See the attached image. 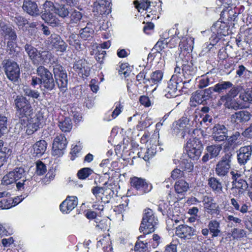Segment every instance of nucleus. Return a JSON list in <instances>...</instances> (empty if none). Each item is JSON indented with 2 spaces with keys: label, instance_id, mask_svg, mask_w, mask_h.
<instances>
[{
  "label": "nucleus",
  "instance_id": "obj_8",
  "mask_svg": "<svg viewBox=\"0 0 252 252\" xmlns=\"http://www.w3.org/2000/svg\"><path fill=\"white\" fill-rule=\"evenodd\" d=\"M11 172L14 174V178L15 180L16 188L19 190H22L30 186V181L26 179V171L23 168L17 167Z\"/></svg>",
  "mask_w": 252,
  "mask_h": 252
},
{
  "label": "nucleus",
  "instance_id": "obj_51",
  "mask_svg": "<svg viewBox=\"0 0 252 252\" xmlns=\"http://www.w3.org/2000/svg\"><path fill=\"white\" fill-rule=\"evenodd\" d=\"M163 77V73L160 70H156L152 73L151 75V81L156 84L160 82Z\"/></svg>",
  "mask_w": 252,
  "mask_h": 252
},
{
  "label": "nucleus",
  "instance_id": "obj_57",
  "mask_svg": "<svg viewBox=\"0 0 252 252\" xmlns=\"http://www.w3.org/2000/svg\"><path fill=\"white\" fill-rule=\"evenodd\" d=\"M10 151L9 149L4 147L0 151V167H1L6 161V159Z\"/></svg>",
  "mask_w": 252,
  "mask_h": 252
},
{
  "label": "nucleus",
  "instance_id": "obj_2",
  "mask_svg": "<svg viewBox=\"0 0 252 252\" xmlns=\"http://www.w3.org/2000/svg\"><path fill=\"white\" fill-rule=\"evenodd\" d=\"M22 91L25 96L17 95L14 100V106L16 113L19 118H28L33 114V108L26 96L32 99H37L40 96V93L37 90H32L28 86L22 88Z\"/></svg>",
  "mask_w": 252,
  "mask_h": 252
},
{
  "label": "nucleus",
  "instance_id": "obj_7",
  "mask_svg": "<svg viewBox=\"0 0 252 252\" xmlns=\"http://www.w3.org/2000/svg\"><path fill=\"white\" fill-rule=\"evenodd\" d=\"M233 155L231 152L225 153L216 164L215 171L220 177L226 176L231 167Z\"/></svg>",
  "mask_w": 252,
  "mask_h": 252
},
{
  "label": "nucleus",
  "instance_id": "obj_47",
  "mask_svg": "<svg viewBox=\"0 0 252 252\" xmlns=\"http://www.w3.org/2000/svg\"><path fill=\"white\" fill-rule=\"evenodd\" d=\"M230 90L224 95L221 96L224 98H234L240 92V87L239 86H233L230 88Z\"/></svg>",
  "mask_w": 252,
  "mask_h": 252
},
{
  "label": "nucleus",
  "instance_id": "obj_6",
  "mask_svg": "<svg viewBox=\"0 0 252 252\" xmlns=\"http://www.w3.org/2000/svg\"><path fill=\"white\" fill-rule=\"evenodd\" d=\"M53 73L55 82L61 91L65 92L67 89L68 82L65 70L60 64H56L53 66Z\"/></svg>",
  "mask_w": 252,
  "mask_h": 252
},
{
  "label": "nucleus",
  "instance_id": "obj_40",
  "mask_svg": "<svg viewBox=\"0 0 252 252\" xmlns=\"http://www.w3.org/2000/svg\"><path fill=\"white\" fill-rule=\"evenodd\" d=\"M203 149H186L188 157L192 160H198Z\"/></svg>",
  "mask_w": 252,
  "mask_h": 252
},
{
  "label": "nucleus",
  "instance_id": "obj_42",
  "mask_svg": "<svg viewBox=\"0 0 252 252\" xmlns=\"http://www.w3.org/2000/svg\"><path fill=\"white\" fill-rule=\"evenodd\" d=\"M94 173V171L90 168L85 167L80 169L77 172V176L79 179L84 180L88 178Z\"/></svg>",
  "mask_w": 252,
  "mask_h": 252
},
{
  "label": "nucleus",
  "instance_id": "obj_56",
  "mask_svg": "<svg viewBox=\"0 0 252 252\" xmlns=\"http://www.w3.org/2000/svg\"><path fill=\"white\" fill-rule=\"evenodd\" d=\"M156 153V149L155 146H152L150 148H148L145 153V155L143 158L145 160L147 161L150 158H152Z\"/></svg>",
  "mask_w": 252,
  "mask_h": 252
},
{
  "label": "nucleus",
  "instance_id": "obj_25",
  "mask_svg": "<svg viewBox=\"0 0 252 252\" xmlns=\"http://www.w3.org/2000/svg\"><path fill=\"white\" fill-rule=\"evenodd\" d=\"M47 144L45 140H39L33 145L34 152L37 156H41L46 150Z\"/></svg>",
  "mask_w": 252,
  "mask_h": 252
},
{
  "label": "nucleus",
  "instance_id": "obj_13",
  "mask_svg": "<svg viewBox=\"0 0 252 252\" xmlns=\"http://www.w3.org/2000/svg\"><path fill=\"white\" fill-rule=\"evenodd\" d=\"M48 41L52 47L57 51L64 52L65 51L67 47V44L61 38V37L57 34H52L48 38Z\"/></svg>",
  "mask_w": 252,
  "mask_h": 252
},
{
  "label": "nucleus",
  "instance_id": "obj_29",
  "mask_svg": "<svg viewBox=\"0 0 252 252\" xmlns=\"http://www.w3.org/2000/svg\"><path fill=\"white\" fill-rule=\"evenodd\" d=\"M208 227L210 231L212 233V237H217L220 233V223L216 220L210 221L208 224Z\"/></svg>",
  "mask_w": 252,
  "mask_h": 252
},
{
  "label": "nucleus",
  "instance_id": "obj_24",
  "mask_svg": "<svg viewBox=\"0 0 252 252\" xmlns=\"http://www.w3.org/2000/svg\"><path fill=\"white\" fill-rule=\"evenodd\" d=\"M208 185L216 193L220 194L222 192V186L220 180L215 177L208 179Z\"/></svg>",
  "mask_w": 252,
  "mask_h": 252
},
{
  "label": "nucleus",
  "instance_id": "obj_36",
  "mask_svg": "<svg viewBox=\"0 0 252 252\" xmlns=\"http://www.w3.org/2000/svg\"><path fill=\"white\" fill-rule=\"evenodd\" d=\"M58 126L62 131L66 132L72 129V124L69 118L65 117L63 121L59 122Z\"/></svg>",
  "mask_w": 252,
  "mask_h": 252
},
{
  "label": "nucleus",
  "instance_id": "obj_3",
  "mask_svg": "<svg viewBox=\"0 0 252 252\" xmlns=\"http://www.w3.org/2000/svg\"><path fill=\"white\" fill-rule=\"evenodd\" d=\"M24 49L32 63L36 65L45 64L52 56V54L49 51H39L29 44H26Z\"/></svg>",
  "mask_w": 252,
  "mask_h": 252
},
{
  "label": "nucleus",
  "instance_id": "obj_62",
  "mask_svg": "<svg viewBox=\"0 0 252 252\" xmlns=\"http://www.w3.org/2000/svg\"><path fill=\"white\" fill-rule=\"evenodd\" d=\"M95 223L96 224H95V226L98 229H100L103 231L108 229L107 220H102L99 221L95 220Z\"/></svg>",
  "mask_w": 252,
  "mask_h": 252
},
{
  "label": "nucleus",
  "instance_id": "obj_9",
  "mask_svg": "<svg viewBox=\"0 0 252 252\" xmlns=\"http://www.w3.org/2000/svg\"><path fill=\"white\" fill-rule=\"evenodd\" d=\"M131 187L135 189L139 194H143L150 192L152 188V185L147 182L145 179L133 177L130 178Z\"/></svg>",
  "mask_w": 252,
  "mask_h": 252
},
{
  "label": "nucleus",
  "instance_id": "obj_35",
  "mask_svg": "<svg viewBox=\"0 0 252 252\" xmlns=\"http://www.w3.org/2000/svg\"><path fill=\"white\" fill-rule=\"evenodd\" d=\"M232 185L233 188L239 189V191L241 193L243 192L248 188V184L247 182L241 178L238 180H233Z\"/></svg>",
  "mask_w": 252,
  "mask_h": 252
},
{
  "label": "nucleus",
  "instance_id": "obj_43",
  "mask_svg": "<svg viewBox=\"0 0 252 252\" xmlns=\"http://www.w3.org/2000/svg\"><path fill=\"white\" fill-rule=\"evenodd\" d=\"M134 4L135 6V7L138 9L139 11L141 9L146 10L147 13H150L152 11L151 10L152 7V4L151 3L139 2L137 0H135L134 1Z\"/></svg>",
  "mask_w": 252,
  "mask_h": 252
},
{
  "label": "nucleus",
  "instance_id": "obj_1",
  "mask_svg": "<svg viewBox=\"0 0 252 252\" xmlns=\"http://www.w3.org/2000/svg\"><path fill=\"white\" fill-rule=\"evenodd\" d=\"M182 69L180 68L179 62H177L176 66L175 68L174 74L172 76L171 78L168 83V87L166 91L168 94L166 95L167 97H174L178 95L176 92L180 91L183 88H188V84L192 79V76L190 74H188L187 76L186 73L189 70V65L185 63H181Z\"/></svg>",
  "mask_w": 252,
  "mask_h": 252
},
{
  "label": "nucleus",
  "instance_id": "obj_61",
  "mask_svg": "<svg viewBox=\"0 0 252 252\" xmlns=\"http://www.w3.org/2000/svg\"><path fill=\"white\" fill-rule=\"evenodd\" d=\"M13 21L18 26L23 27L27 23V20L23 17L17 15L13 18Z\"/></svg>",
  "mask_w": 252,
  "mask_h": 252
},
{
  "label": "nucleus",
  "instance_id": "obj_50",
  "mask_svg": "<svg viewBox=\"0 0 252 252\" xmlns=\"http://www.w3.org/2000/svg\"><path fill=\"white\" fill-rule=\"evenodd\" d=\"M7 119L6 117L0 115V137L7 131Z\"/></svg>",
  "mask_w": 252,
  "mask_h": 252
},
{
  "label": "nucleus",
  "instance_id": "obj_32",
  "mask_svg": "<svg viewBox=\"0 0 252 252\" xmlns=\"http://www.w3.org/2000/svg\"><path fill=\"white\" fill-rule=\"evenodd\" d=\"M146 234H144L143 235H141L138 237V241L135 243L134 246V252H147V242H144L142 241H141V239H143L145 237V235Z\"/></svg>",
  "mask_w": 252,
  "mask_h": 252
},
{
  "label": "nucleus",
  "instance_id": "obj_52",
  "mask_svg": "<svg viewBox=\"0 0 252 252\" xmlns=\"http://www.w3.org/2000/svg\"><path fill=\"white\" fill-rule=\"evenodd\" d=\"M13 203L14 200L11 198L3 199L0 201V208L1 209H9L15 206V205H13Z\"/></svg>",
  "mask_w": 252,
  "mask_h": 252
},
{
  "label": "nucleus",
  "instance_id": "obj_39",
  "mask_svg": "<svg viewBox=\"0 0 252 252\" xmlns=\"http://www.w3.org/2000/svg\"><path fill=\"white\" fill-rule=\"evenodd\" d=\"M203 95L200 91L196 92L193 94L190 98V103L191 106H195L197 104L203 103L205 100L203 99Z\"/></svg>",
  "mask_w": 252,
  "mask_h": 252
},
{
  "label": "nucleus",
  "instance_id": "obj_15",
  "mask_svg": "<svg viewBox=\"0 0 252 252\" xmlns=\"http://www.w3.org/2000/svg\"><path fill=\"white\" fill-rule=\"evenodd\" d=\"M252 153L251 146L241 147L237 151V160L240 165H245L250 160Z\"/></svg>",
  "mask_w": 252,
  "mask_h": 252
},
{
  "label": "nucleus",
  "instance_id": "obj_49",
  "mask_svg": "<svg viewBox=\"0 0 252 252\" xmlns=\"http://www.w3.org/2000/svg\"><path fill=\"white\" fill-rule=\"evenodd\" d=\"M43 87L48 91H52L55 87V82L53 77L41 81Z\"/></svg>",
  "mask_w": 252,
  "mask_h": 252
},
{
  "label": "nucleus",
  "instance_id": "obj_23",
  "mask_svg": "<svg viewBox=\"0 0 252 252\" xmlns=\"http://www.w3.org/2000/svg\"><path fill=\"white\" fill-rule=\"evenodd\" d=\"M250 113L249 112L243 110L232 115L231 119L237 123L245 122L250 120Z\"/></svg>",
  "mask_w": 252,
  "mask_h": 252
},
{
  "label": "nucleus",
  "instance_id": "obj_37",
  "mask_svg": "<svg viewBox=\"0 0 252 252\" xmlns=\"http://www.w3.org/2000/svg\"><path fill=\"white\" fill-rule=\"evenodd\" d=\"M70 16L69 24H77L82 19V13L77 10L72 9L69 13Z\"/></svg>",
  "mask_w": 252,
  "mask_h": 252
},
{
  "label": "nucleus",
  "instance_id": "obj_31",
  "mask_svg": "<svg viewBox=\"0 0 252 252\" xmlns=\"http://www.w3.org/2000/svg\"><path fill=\"white\" fill-rule=\"evenodd\" d=\"M53 9H54V12L62 18H66L70 12L64 5H61L58 7L52 6V10Z\"/></svg>",
  "mask_w": 252,
  "mask_h": 252
},
{
  "label": "nucleus",
  "instance_id": "obj_20",
  "mask_svg": "<svg viewBox=\"0 0 252 252\" xmlns=\"http://www.w3.org/2000/svg\"><path fill=\"white\" fill-rule=\"evenodd\" d=\"M40 120V118L37 116L31 118L27 124L26 129V132L28 135H31L38 130L41 124Z\"/></svg>",
  "mask_w": 252,
  "mask_h": 252
},
{
  "label": "nucleus",
  "instance_id": "obj_60",
  "mask_svg": "<svg viewBox=\"0 0 252 252\" xmlns=\"http://www.w3.org/2000/svg\"><path fill=\"white\" fill-rule=\"evenodd\" d=\"M210 79L206 75H203L199 79L198 86L199 88H203L209 85Z\"/></svg>",
  "mask_w": 252,
  "mask_h": 252
},
{
  "label": "nucleus",
  "instance_id": "obj_44",
  "mask_svg": "<svg viewBox=\"0 0 252 252\" xmlns=\"http://www.w3.org/2000/svg\"><path fill=\"white\" fill-rule=\"evenodd\" d=\"M231 236L234 239L239 240L242 238L246 237V232L242 229L233 228L231 231Z\"/></svg>",
  "mask_w": 252,
  "mask_h": 252
},
{
  "label": "nucleus",
  "instance_id": "obj_46",
  "mask_svg": "<svg viewBox=\"0 0 252 252\" xmlns=\"http://www.w3.org/2000/svg\"><path fill=\"white\" fill-rule=\"evenodd\" d=\"M76 35L72 34L69 36L68 43L70 45L73 46L77 50H81L82 47L79 40L76 39Z\"/></svg>",
  "mask_w": 252,
  "mask_h": 252
},
{
  "label": "nucleus",
  "instance_id": "obj_26",
  "mask_svg": "<svg viewBox=\"0 0 252 252\" xmlns=\"http://www.w3.org/2000/svg\"><path fill=\"white\" fill-rule=\"evenodd\" d=\"M221 100L224 102V105L228 109L237 110L240 107V104L237 102L234 98H223L221 97Z\"/></svg>",
  "mask_w": 252,
  "mask_h": 252
},
{
  "label": "nucleus",
  "instance_id": "obj_16",
  "mask_svg": "<svg viewBox=\"0 0 252 252\" xmlns=\"http://www.w3.org/2000/svg\"><path fill=\"white\" fill-rule=\"evenodd\" d=\"M194 229L187 225H180L176 228V234L179 237L189 239L194 235Z\"/></svg>",
  "mask_w": 252,
  "mask_h": 252
},
{
  "label": "nucleus",
  "instance_id": "obj_38",
  "mask_svg": "<svg viewBox=\"0 0 252 252\" xmlns=\"http://www.w3.org/2000/svg\"><path fill=\"white\" fill-rule=\"evenodd\" d=\"M206 150L209 154L210 158H213L217 157L219 155L221 150V147L218 145H213L208 146Z\"/></svg>",
  "mask_w": 252,
  "mask_h": 252
},
{
  "label": "nucleus",
  "instance_id": "obj_28",
  "mask_svg": "<svg viewBox=\"0 0 252 252\" xmlns=\"http://www.w3.org/2000/svg\"><path fill=\"white\" fill-rule=\"evenodd\" d=\"M37 75L40 77L41 81L53 77L52 73L42 65H39L36 69Z\"/></svg>",
  "mask_w": 252,
  "mask_h": 252
},
{
  "label": "nucleus",
  "instance_id": "obj_11",
  "mask_svg": "<svg viewBox=\"0 0 252 252\" xmlns=\"http://www.w3.org/2000/svg\"><path fill=\"white\" fill-rule=\"evenodd\" d=\"M67 144V141L66 137L63 134H60L57 136L53 143V155L59 157L63 155V150H64Z\"/></svg>",
  "mask_w": 252,
  "mask_h": 252
},
{
  "label": "nucleus",
  "instance_id": "obj_53",
  "mask_svg": "<svg viewBox=\"0 0 252 252\" xmlns=\"http://www.w3.org/2000/svg\"><path fill=\"white\" fill-rule=\"evenodd\" d=\"M181 167L186 171L188 172H191L193 171L194 168V165L193 162L188 159H183L181 164Z\"/></svg>",
  "mask_w": 252,
  "mask_h": 252
},
{
  "label": "nucleus",
  "instance_id": "obj_14",
  "mask_svg": "<svg viewBox=\"0 0 252 252\" xmlns=\"http://www.w3.org/2000/svg\"><path fill=\"white\" fill-rule=\"evenodd\" d=\"M78 202V198L76 196H68L60 204V210L63 213L68 214L77 206Z\"/></svg>",
  "mask_w": 252,
  "mask_h": 252
},
{
  "label": "nucleus",
  "instance_id": "obj_58",
  "mask_svg": "<svg viewBox=\"0 0 252 252\" xmlns=\"http://www.w3.org/2000/svg\"><path fill=\"white\" fill-rule=\"evenodd\" d=\"M116 107L111 114V118H109L107 119V121H109L111 120L116 118L122 111L123 106L120 104L119 102L115 103Z\"/></svg>",
  "mask_w": 252,
  "mask_h": 252
},
{
  "label": "nucleus",
  "instance_id": "obj_63",
  "mask_svg": "<svg viewBox=\"0 0 252 252\" xmlns=\"http://www.w3.org/2000/svg\"><path fill=\"white\" fill-rule=\"evenodd\" d=\"M214 34L212 35L210 38V44L209 45L206 44V46L208 48V50L212 48L215 45H216L220 39V36H219L217 34Z\"/></svg>",
  "mask_w": 252,
  "mask_h": 252
},
{
  "label": "nucleus",
  "instance_id": "obj_17",
  "mask_svg": "<svg viewBox=\"0 0 252 252\" xmlns=\"http://www.w3.org/2000/svg\"><path fill=\"white\" fill-rule=\"evenodd\" d=\"M211 30L213 33L217 34L220 36H226L228 34L227 24L222 21H217L212 26Z\"/></svg>",
  "mask_w": 252,
  "mask_h": 252
},
{
  "label": "nucleus",
  "instance_id": "obj_30",
  "mask_svg": "<svg viewBox=\"0 0 252 252\" xmlns=\"http://www.w3.org/2000/svg\"><path fill=\"white\" fill-rule=\"evenodd\" d=\"M94 32V31L92 28V24L87 23L86 27L82 29L80 31L79 35L81 38L84 40H86L91 37Z\"/></svg>",
  "mask_w": 252,
  "mask_h": 252
},
{
  "label": "nucleus",
  "instance_id": "obj_64",
  "mask_svg": "<svg viewBox=\"0 0 252 252\" xmlns=\"http://www.w3.org/2000/svg\"><path fill=\"white\" fill-rule=\"evenodd\" d=\"M93 193L95 195L96 198L102 199V195L103 194L104 189L101 187H94L92 190Z\"/></svg>",
  "mask_w": 252,
  "mask_h": 252
},
{
  "label": "nucleus",
  "instance_id": "obj_19",
  "mask_svg": "<svg viewBox=\"0 0 252 252\" xmlns=\"http://www.w3.org/2000/svg\"><path fill=\"white\" fill-rule=\"evenodd\" d=\"M23 9L28 14L32 16L37 15L40 13L36 3L31 0H24L23 5Z\"/></svg>",
  "mask_w": 252,
  "mask_h": 252
},
{
  "label": "nucleus",
  "instance_id": "obj_55",
  "mask_svg": "<svg viewBox=\"0 0 252 252\" xmlns=\"http://www.w3.org/2000/svg\"><path fill=\"white\" fill-rule=\"evenodd\" d=\"M36 174L40 176L43 175L47 171L46 165L41 161L36 162Z\"/></svg>",
  "mask_w": 252,
  "mask_h": 252
},
{
  "label": "nucleus",
  "instance_id": "obj_5",
  "mask_svg": "<svg viewBox=\"0 0 252 252\" xmlns=\"http://www.w3.org/2000/svg\"><path fill=\"white\" fill-rule=\"evenodd\" d=\"M3 64L7 78L13 83L18 82L20 75V69L18 63L11 60H5Z\"/></svg>",
  "mask_w": 252,
  "mask_h": 252
},
{
  "label": "nucleus",
  "instance_id": "obj_22",
  "mask_svg": "<svg viewBox=\"0 0 252 252\" xmlns=\"http://www.w3.org/2000/svg\"><path fill=\"white\" fill-rule=\"evenodd\" d=\"M194 45V38L191 37H186L181 39L179 46L181 50L188 52L192 51Z\"/></svg>",
  "mask_w": 252,
  "mask_h": 252
},
{
  "label": "nucleus",
  "instance_id": "obj_12",
  "mask_svg": "<svg viewBox=\"0 0 252 252\" xmlns=\"http://www.w3.org/2000/svg\"><path fill=\"white\" fill-rule=\"evenodd\" d=\"M228 130L223 125H216L212 129V136L217 142H221L227 139Z\"/></svg>",
  "mask_w": 252,
  "mask_h": 252
},
{
  "label": "nucleus",
  "instance_id": "obj_4",
  "mask_svg": "<svg viewBox=\"0 0 252 252\" xmlns=\"http://www.w3.org/2000/svg\"><path fill=\"white\" fill-rule=\"evenodd\" d=\"M158 223V219L155 217L153 211L150 209H146L142 219L139 230L144 234H147L154 232L155 226Z\"/></svg>",
  "mask_w": 252,
  "mask_h": 252
},
{
  "label": "nucleus",
  "instance_id": "obj_59",
  "mask_svg": "<svg viewBox=\"0 0 252 252\" xmlns=\"http://www.w3.org/2000/svg\"><path fill=\"white\" fill-rule=\"evenodd\" d=\"M239 97L245 102L248 101L250 103H252V89L245 92L244 94H241Z\"/></svg>",
  "mask_w": 252,
  "mask_h": 252
},
{
  "label": "nucleus",
  "instance_id": "obj_10",
  "mask_svg": "<svg viewBox=\"0 0 252 252\" xmlns=\"http://www.w3.org/2000/svg\"><path fill=\"white\" fill-rule=\"evenodd\" d=\"M52 6H53V3L50 1H46L44 3V7L45 10L41 15V18L50 26L55 27L59 25V20L53 13L50 12V10H52Z\"/></svg>",
  "mask_w": 252,
  "mask_h": 252
},
{
  "label": "nucleus",
  "instance_id": "obj_33",
  "mask_svg": "<svg viewBox=\"0 0 252 252\" xmlns=\"http://www.w3.org/2000/svg\"><path fill=\"white\" fill-rule=\"evenodd\" d=\"M165 46H167V42H165L163 40H159L157 42L154 48L152 49V53H150L148 55L149 58L152 56L153 54L156 53H160L161 55H163L164 51L163 49L165 48Z\"/></svg>",
  "mask_w": 252,
  "mask_h": 252
},
{
  "label": "nucleus",
  "instance_id": "obj_18",
  "mask_svg": "<svg viewBox=\"0 0 252 252\" xmlns=\"http://www.w3.org/2000/svg\"><path fill=\"white\" fill-rule=\"evenodd\" d=\"M0 32L3 36L10 40L16 39L17 35L15 31L2 21L0 22Z\"/></svg>",
  "mask_w": 252,
  "mask_h": 252
},
{
  "label": "nucleus",
  "instance_id": "obj_48",
  "mask_svg": "<svg viewBox=\"0 0 252 252\" xmlns=\"http://www.w3.org/2000/svg\"><path fill=\"white\" fill-rule=\"evenodd\" d=\"M86 64L87 63L85 60H79L75 62L73 67L78 73H83V69H85Z\"/></svg>",
  "mask_w": 252,
  "mask_h": 252
},
{
  "label": "nucleus",
  "instance_id": "obj_27",
  "mask_svg": "<svg viewBox=\"0 0 252 252\" xmlns=\"http://www.w3.org/2000/svg\"><path fill=\"white\" fill-rule=\"evenodd\" d=\"M233 86V84L230 81H222L216 84L213 87L215 92L221 93L230 89Z\"/></svg>",
  "mask_w": 252,
  "mask_h": 252
},
{
  "label": "nucleus",
  "instance_id": "obj_54",
  "mask_svg": "<svg viewBox=\"0 0 252 252\" xmlns=\"http://www.w3.org/2000/svg\"><path fill=\"white\" fill-rule=\"evenodd\" d=\"M176 124L181 126L182 128H185V129H186L188 125L191 126H194V122H192V124H190L189 118H188L187 117L185 116H183L181 119L178 120ZM195 126L197 127L196 125H195Z\"/></svg>",
  "mask_w": 252,
  "mask_h": 252
},
{
  "label": "nucleus",
  "instance_id": "obj_45",
  "mask_svg": "<svg viewBox=\"0 0 252 252\" xmlns=\"http://www.w3.org/2000/svg\"><path fill=\"white\" fill-rule=\"evenodd\" d=\"M14 173L11 171L9 172L7 174L4 175L1 180V184L3 185H8L15 183V180L14 178Z\"/></svg>",
  "mask_w": 252,
  "mask_h": 252
},
{
  "label": "nucleus",
  "instance_id": "obj_34",
  "mask_svg": "<svg viewBox=\"0 0 252 252\" xmlns=\"http://www.w3.org/2000/svg\"><path fill=\"white\" fill-rule=\"evenodd\" d=\"M189 188L188 183L184 180H180L176 182L175 189L178 193L186 192Z\"/></svg>",
  "mask_w": 252,
  "mask_h": 252
},
{
  "label": "nucleus",
  "instance_id": "obj_21",
  "mask_svg": "<svg viewBox=\"0 0 252 252\" xmlns=\"http://www.w3.org/2000/svg\"><path fill=\"white\" fill-rule=\"evenodd\" d=\"M97 247L101 248L104 251L106 252H112V247L111 245L110 236L107 235L99 237L97 243Z\"/></svg>",
  "mask_w": 252,
  "mask_h": 252
},
{
  "label": "nucleus",
  "instance_id": "obj_41",
  "mask_svg": "<svg viewBox=\"0 0 252 252\" xmlns=\"http://www.w3.org/2000/svg\"><path fill=\"white\" fill-rule=\"evenodd\" d=\"M203 149L201 141L197 138L189 139L186 144V149Z\"/></svg>",
  "mask_w": 252,
  "mask_h": 252
}]
</instances>
